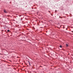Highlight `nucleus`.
I'll return each mask as SVG.
<instances>
[{
  "instance_id": "f257e3e1",
  "label": "nucleus",
  "mask_w": 73,
  "mask_h": 73,
  "mask_svg": "<svg viewBox=\"0 0 73 73\" xmlns=\"http://www.w3.org/2000/svg\"><path fill=\"white\" fill-rule=\"evenodd\" d=\"M4 13H7V12L5 10H3Z\"/></svg>"
},
{
  "instance_id": "f03ea898",
  "label": "nucleus",
  "mask_w": 73,
  "mask_h": 73,
  "mask_svg": "<svg viewBox=\"0 0 73 73\" xmlns=\"http://www.w3.org/2000/svg\"><path fill=\"white\" fill-rule=\"evenodd\" d=\"M28 62H29V65H31V64H30V62H29V61H28Z\"/></svg>"
},
{
  "instance_id": "7ed1b4c3",
  "label": "nucleus",
  "mask_w": 73,
  "mask_h": 73,
  "mask_svg": "<svg viewBox=\"0 0 73 73\" xmlns=\"http://www.w3.org/2000/svg\"><path fill=\"white\" fill-rule=\"evenodd\" d=\"M66 47H68V44H66Z\"/></svg>"
},
{
  "instance_id": "20e7f679",
  "label": "nucleus",
  "mask_w": 73,
  "mask_h": 73,
  "mask_svg": "<svg viewBox=\"0 0 73 73\" xmlns=\"http://www.w3.org/2000/svg\"><path fill=\"white\" fill-rule=\"evenodd\" d=\"M60 48H62V46L61 45H60Z\"/></svg>"
},
{
  "instance_id": "39448f33",
  "label": "nucleus",
  "mask_w": 73,
  "mask_h": 73,
  "mask_svg": "<svg viewBox=\"0 0 73 73\" xmlns=\"http://www.w3.org/2000/svg\"><path fill=\"white\" fill-rule=\"evenodd\" d=\"M7 32H9V30H7Z\"/></svg>"
},
{
  "instance_id": "423d86ee",
  "label": "nucleus",
  "mask_w": 73,
  "mask_h": 73,
  "mask_svg": "<svg viewBox=\"0 0 73 73\" xmlns=\"http://www.w3.org/2000/svg\"><path fill=\"white\" fill-rule=\"evenodd\" d=\"M66 30H68V28H66Z\"/></svg>"
},
{
  "instance_id": "0eeeda50",
  "label": "nucleus",
  "mask_w": 73,
  "mask_h": 73,
  "mask_svg": "<svg viewBox=\"0 0 73 73\" xmlns=\"http://www.w3.org/2000/svg\"><path fill=\"white\" fill-rule=\"evenodd\" d=\"M20 16H21V15H19V17H20Z\"/></svg>"
},
{
  "instance_id": "6e6552de",
  "label": "nucleus",
  "mask_w": 73,
  "mask_h": 73,
  "mask_svg": "<svg viewBox=\"0 0 73 73\" xmlns=\"http://www.w3.org/2000/svg\"><path fill=\"white\" fill-rule=\"evenodd\" d=\"M55 12H56V11H57L55 10Z\"/></svg>"
},
{
  "instance_id": "1a4fd4ad",
  "label": "nucleus",
  "mask_w": 73,
  "mask_h": 73,
  "mask_svg": "<svg viewBox=\"0 0 73 73\" xmlns=\"http://www.w3.org/2000/svg\"><path fill=\"white\" fill-rule=\"evenodd\" d=\"M72 32H73V31H72Z\"/></svg>"
},
{
  "instance_id": "9d476101",
  "label": "nucleus",
  "mask_w": 73,
  "mask_h": 73,
  "mask_svg": "<svg viewBox=\"0 0 73 73\" xmlns=\"http://www.w3.org/2000/svg\"><path fill=\"white\" fill-rule=\"evenodd\" d=\"M65 27H63V28H64Z\"/></svg>"
},
{
  "instance_id": "9b49d317",
  "label": "nucleus",
  "mask_w": 73,
  "mask_h": 73,
  "mask_svg": "<svg viewBox=\"0 0 73 73\" xmlns=\"http://www.w3.org/2000/svg\"><path fill=\"white\" fill-rule=\"evenodd\" d=\"M49 12H50V11H49Z\"/></svg>"
}]
</instances>
